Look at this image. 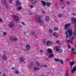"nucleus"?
<instances>
[{
	"instance_id": "nucleus-1",
	"label": "nucleus",
	"mask_w": 76,
	"mask_h": 76,
	"mask_svg": "<svg viewBox=\"0 0 76 76\" xmlns=\"http://www.w3.org/2000/svg\"><path fill=\"white\" fill-rule=\"evenodd\" d=\"M36 17L37 18V21L39 23H40V24H43V22L42 21H41V18H40V17H39V16L38 15H37L36 16Z\"/></svg>"
},
{
	"instance_id": "nucleus-2",
	"label": "nucleus",
	"mask_w": 76,
	"mask_h": 76,
	"mask_svg": "<svg viewBox=\"0 0 76 76\" xmlns=\"http://www.w3.org/2000/svg\"><path fill=\"white\" fill-rule=\"evenodd\" d=\"M12 17L14 18V19L15 21H16L17 22H19V17L18 16L15 15H13Z\"/></svg>"
},
{
	"instance_id": "nucleus-3",
	"label": "nucleus",
	"mask_w": 76,
	"mask_h": 76,
	"mask_svg": "<svg viewBox=\"0 0 76 76\" xmlns=\"http://www.w3.org/2000/svg\"><path fill=\"white\" fill-rule=\"evenodd\" d=\"M60 47L59 46H56L55 48H56V51H58V52L60 53H61L62 52V50L59 49V48Z\"/></svg>"
},
{
	"instance_id": "nucleus-4",
	"label": "nucleus",
	"mask_w": 76,
	"mask_h": 76,
	"mask_svg": "<svg viewBox=\"0 0 76 76\" xmlns=\"http://www.w3.org/2000/svg\"><path fill=\"white\" fill-rule=\"evenodd\" d=\"M69 34V37H71L72 35V33H73V31H72V30L71 28H69V29L67 30Z\"/></svg>"
},
{
	"instance_id": "nucleus-5",
	"label": "nucleus",
	"mask_w": 76,
	"mask_h": 76,
	"mask_svg": "<svg viewBox=\"0 0 76 76\" xmlns=\"http://www.w3.org/2000/svg\"><path fill=\"white\" fill-rule=\"evenodd\" d=\"M52 49L50 48H48L46 50V51L47 52V53L50 54L52 53Z\"/></svg>"
},
{
	"instance_id": "nucleus-6",
	"label": "nucleus",
	"mask_w": 76,
	"mask_h": 76,
	"mask_svg": "<svg viewBox=\"0 0 76 76\" xmlns=\"http://www.w3.org/2000/svg\"><path fill=\"white\" fill-rule=\"evenodd\" d=\"M14 25H15L14 22L12 21L10 22V24L9 25V26L10 28H12L14 26Z\"/></svg>"
},
{
	"instance_id": "nucleus-7",
	"label": "nucleus",
	"mask_w": 76,
	"mask_h": 76,
	"mask_svg": "<svg viewBox=\"0 0 76 76\" xmlns=\"http://www.w3.org/2000/svg\"><path fill=\"white\" fill-rule=\"evenodd\" d=\"M71 20L73 21L72 22V23H75V27H76V18L72 19Z\"/></svg>"
},
{
	"instance_id": "nucleus-8",
	"label": "nucleus",
	"mask_w": 76,
	"mask_h": 76,
	"mask_svg": "<svg viewBox=\"0 0 76 76\" xmlns=\"http://www.w3.org/2000/svg\"><path fill=\"white\" fill-rule=\"evenodd\" d=\"M70 26V23L66 24L64 27L65 30L67 29L68 28V27H69V26Z\"/></svg>"
},
{
	"instance_id": "nucleus-9",
	"label": "nucleus",
	"mask_w": 76,
	"mask_h": 76,
	"mask_svg": "<svg viewBox=\"0 0 76 76\" xmlns=\"http://www.w3.org/2000/svg\"><path fill=\"white\" fill-rule=\"evenodd\" d=\"M5 5H6V8H8V7L7 6V4H6V0H2L1 1Z\"/></svg>"
},
{
	"instance_id": "nucleus-10",
	"label": "nucleus",
	"mask_w": 76,
	"mask_h": 76,
	"mask_svg": "<svg viewBox=\"0 0 76 76\" xmlns=\"http://www.w3.org/2000/svg\"><path fill=\"white\" fill-rule=\"evenodd\" d=\"M30 47V46H29V45H27L26 46V49H25V51H28V50H29V48Z\"/></svg>"
},
{
	"instance_id": "nucleus-11",
	"label": "nucleus",
	"mask_w": 76,
	"mask_h": 76,
	"mask_svg": "<svg viewBox=\"0 0 76 76\" xmlns=\"http://www.w3.org/2000/svg\"><path fill=\"white\" fill-rule=\"evenodd\" d=\"M76 71V66H75L73 68V69L71 71L72 73H74V72Z\"/></svg>"
},
{
	"instance_id": "nucleus-12",
	"label": "nucleus",
	"mask_w": 76,
	"mask_h": 76,
	"mask_svg": "<svg viewBox=\"0 0 76 76\" xmlns=\"http://www.w3.org/2000/svg\"><path fill=\"white\" fill-rule=\"evenodd\" d=\"M16 6H19V5H21V3H20V2L18 1H16Z\"/></svg>"
},
{
	"instance_id": "nucleus-13",
	"label": "nucleus",
	"mask_w": 76,
	"mask_h": 76,
	"mask_svg": "<svg viewBox=\"0 0 76 76\" xmlns=\"http://www.w3.org/2000/svg\"><path fill=\"white\" fill-rule=\"evenodd\" d=\"M41 3L42 4L43 6H45L46 5V2L45 1H41Z\"/></svg>"
},
{
	"instance_id": "nucleus-14",
	"label": "nucleus",
	"mask_w": 76,
	"mask_h": 76,
	"mask_svg": "<svg viewBox=\"0 0 76 76\" xmlns=\"http://www.w3.org/2000/svg\"><path fill=\"white\" fill-rule=\"evenodd\" d=\"M52 44V42H51V41H48L47 42V43L46 45H51Z\"/></svg>"
},
{
	"instance_id": "nucleus-15",
	"label": "nucleus",
	"mask_w": 76,
	"mask_h": 76,
	"mask_svg": "<svg viewBox=\"0 0 76 76\" xmlns=\"http://www.w3.org/2000/svg\"><path fill=\"white\" fill-rule=\"evenodd\" d=\"M58 34L57 33H53V36L55 37H58Z\"/></svg>"
},
{
	"instance_id": "nucleus-16",
	"label": "nucleus",
	"mask_w": 76,
	"mask_h": 76,
	"mask_svg": "<svg viewBox=\"0 0 76 76\" xmlns=\"http://www.w3.org/2000/svg\"><path fill=\"white\" fill-rule=\"evenodd\" d=\"M37 0H32L31 3L34 4H35V3H37Z\"/></svg>"
},
{
	"instance_id": "nucleus-17",
	"label": "nucleus",
	"mask_w": 76,
	"mask_h": 76,
	"mask_svg": "<svg viewBox=\"0 0 76 76\" xmlns=\"http://www.w3.org/2000/svg\"><path fill=\"white\" fill-rule=\"evenodd\" d=\"M45 19L46 21H49L50 20V19L49 18V17L48 16H47L45 18Z\"/></svg>"
},
{
	"instance_id": "nucleus-18",
	"label": "nucleus",
	"mask_w": 76,
	"mask_h": 76,
	"mask_svg": "<svg viewBox=\"0 0 76 76\" xmlns=\"http://www.w3.org/2000/svg\"><path fill=\"white\" fill-rule=\"evenodd\" d=\"M46 5L48 7H49L50 5H51V2H47V3Z\"/></svg>"
},
{
	"instance_id": "nucleus-19",
	"label": "nucleus",
	"mask_w": 76,
	"mask_h": 76,
	"mask_svg": "<svg viewBox=\"0 0 76 76\" xmlns=\"http://www.w3.org/2000/svg\"><path fill=\"white\" fill-rule=\"evenodd\" d=\"M10 39L12 41H16V40H17V38H14L13 39L12 38H11Z\"/></svg>"
},
{
	"instance_id": "nucleus-20",
	"label": "nucleus",
	"mask_w": 76,
	"mask_h": 76,
	"mask_svg": "<svg viewBox=\"0 0 76 76\" xmlns=\"http://www.w3.org/2000/svg\"><path fill=\"white\" fill-rule=\"evenodd\" d=\"M34 70H40V68L39 67H35L34 68Z\"/></svg>"
},
{
	"instance_id": "nucleus-21",
	"label": "nucleus",
	"mask_w": 76,
	"mask_h": 76,
	"mask_svg": "<svg viewBox=\"0 0 76 76\" xmlns=\"http://www.w3.org/2000/svg\"><path fill=\"white\" fill-rule=\"evenodd\" d=\"M2 59L3 60H6V59H7V57L4 56L2 57Z\"/></svg>"
},
{
	"instance_id": "nucleus-22",
	"label": "nucleus",
	"mask_w": 76,
	"mask_h": 76,
	"mask_svg": "<svg viewBox=\"0 0 76 76\" xmlns=\"http://www.w3.org/2000/svg\"><path fill=\"white\" fill-rule=\"evenodd\" d=\"M53 29L54 31H58V28L57 27H54Z\"/></svg>"
},
{
	"instance_id": "nucleus-23",
	"label": "nucleus",
	"mask_w": 76,
	"mask_h": 76,
	"mask_svg": "<svg viewBox=\"0 0 76 76\" xmlns=\"http://www.w3.org/2000/svg\"><path fill=\"white\" fill-rule=\"evenodd\" d=\"M60 60V59H58L57 58L54 59V60L55 61H56L57 62H58V61H59Z\"/></svg>"
},
{
	"instance_id": "nucleus-24",
	"label": "nucleus",
	"mask_w": 76,
	"mask_h": 76,
	"mask_svg": "<svg viewBox=\"0 0 76 76\" xmlns=\"http://www.w3.org/2000/svg\"><path fill=\"white\" fill-rule=\"evenodd\" d=\"M17 10H21V9H22V7H21V6L18 7L17 9Z\"/></svg>"
},
{
	"instance_id": "nucleus-25",
	"label": "nucleus",
	"mask_w": 76,
	"mask_h": 76,
	"mask_svg": "<svg viewBox=\"0 0 76 76\" xmlns=\"http://www.w3.org/2000/svg\"><path fill=\"white\" fill-rule=\"evenodd\" d=\"M35 63L36 64L37 66H38V67H39V63L37 62H36Z\"/></svg>"
},
{
	"instance_id": "nucleus-26",
	"label": "nucleus",
	"mask_w": 76,
	"mask_h": 76,
	"mask_svg": "<svg viewBox=\"0 0 76 76\" xmlns=\"http://www.w3.org/2000/svg\"><path fill=\"white\" fill-rule=\"evenodd\" d=\"M73 38H74V37H72V38H71V44H72V45H73V42H72V40L73 39Z\"/></svg>"
},
{
	"instance_id": "nucleus-27",
	"label": "nucleus",
	"mask_w": 76,
	"mask_h": 76,
	"mask_svg": "<svg viewBox=\"0 0 76 76\" xmlns=\"http://www.w3.org/2000/svg\"><path fill=\"white\" fill-rule=\"evenodd\" d=\"M20 61L22 62V61H24V59H23V58H20Z\"/></svg>"
},
{
	"instance_id": "nucleus-28",
	"label": "nucleus",
	"mask_w": 76,
	"mask_h": 76,
	"mask_svg": "<svg viewBox=\"0 0 76 76\" xmlns=\"http://www.w3.org/2000/svg\"><path fill=\"white\" fill-rule=\"evenodd\" d=\"M73 35L76 36V31L75 30L74 32L73 33Z\"/></svg>"
},
{
	"instance_id": "nucleus-29",
	"label": "nucleus",
	"mask_w": 76,
	"mask_h": 76,
	"mask_svg": "<svg viewBox=\"0 0 76 76\" xmlns=\"http://www.w3.org/2000/svg\"><path fill=\"white\" fill-rule=\"evenodd\" d=\"M49 31L50 33L51 34L53 33V30H52V29H49Z\"/></svg>"
},
{
	"instance_id": "nucleus-30",
	"label": "nucleus",
	"mask_w": 76,
	"mask_h": 76,
	"mask_svg": "<svg viewBox=\"0 0 76 76\" xmlns=\"http://www.w3.org/2000/svg\"><path fill=\"white\" fill-rule=\"evenodd\" d=\"M59 61H60V63H61V64H63V61L62 60H59Z\"/></svg>"
},
{
	"instance_id": "nucleus-31",
	"label": "nucleus",
	"mask_w": 76,
	"mask_h": 76,
	"mask_svg": "<svg viewBox=\"0 0 76 76\" xmlns=\"http://www.w3.org/2000/svg\"><path fill=\"white\" fill-rule=\"evenodd\" d=\"M58 18H61V17H62V15L61 14L58 15Z\"/></svg>"
},
{
	"instance_id": "nucleus-32",
	"label": "nucleus",
	"mask_w": 76,
	"mask_h": 76,
	"mask_svg": "<svg viewBox=\"0 0 76 76\" xmlns=\"http://www.w3.org/2000/svg\"><path fill=\"white\" fill-rule=\"evenodd\" d=\"M42 42H43V43L44 44H45V42H46L45 40V39H44L42 41Z\"/></svg>"
},
{
	"instance_id": "nucleus-33",
	"label": "nucleus",
	"mask_w": 76,
	"mask_h": 76,
	"mask_svg": "<svg viewBox=\"0 0 76 76\" xmlns=\"http://www.w3.org/2000/svg\"><path fill=\"white\" fill-rule=\"evenodd\" d=\"M74 64V62L72 61V62H70V64L71 65V66H72V65H73Z\"/></svg>"
},
{
	"instance_id": "nucleus-34",
	"label": "nucleus",
	"mask_w": 76,
	"mask_h": 76,
	"mask_svg": "<svg viewBox=\"0 0 76 76\" xmlns=\"http://www.w3.org/2000/svg\"><path fill=\"white\" fill-rule=\"evenodd\" d=\"M49 57L50 58L52 57H53L54 56V54H53L51 55H49Z\"/></svg>"
},
{
	"instance_id": "nucleus-35",
	"label": "nucleus",
	"mask_w": 76,
	"mask_h": 76,
	"mask_svg": "<svg viewBox=\"0 0 76 76\" xmlns=\"http://www.w3.org/2000/svg\"><path fill=\"white\" fill-rule=\"evenodd\" d=\"M31 9H32V8H34V5H31L30 6Z\"/></svg>"
},
{
	"instance_id": "nucleus-36",
	"label": "nucleus",
	"mask_w": 76,
	"mask_h": 76,
	"mask_svg": "<svg viewBox=\"0 0 76 76\" xmlns=\"http://www.w3.org/2000/svg\"><path fill=\"white\" fill-rule=\"evenodd\" d=\"M65 34H66V35L67 37L66 38H67L69 37H68V35H67V32H66L65 33Z\"/></svg>"
},
{
	"instance_id": "nucleus-37",
	"label": "nucleus",
	"mask_w": 76,
	"mask_h": 76,
	"mask_svg": "<svg viewBox=\"0 0 76 76\" xmlns=\"http://www.w3.org/2000/svg\"><path fill=\"white\" fill-rule=\"evenodd\" d=\"M73 51H75V48H72V52L73 53Z\"/></svg>"
},
{
	"instance_id": "nucleus-38",
	"label": "nucleus",
	"mask_w": 76,
	"mask_h": 76,
	"mask_svg": "<svg viewBox=\"0 0 76 76\" xmlns=\"http://www.w3.org/2000/svg\"><path fill=\"white\" fill-rule=\"evenodd\" d=\"M9 2L10 3H12V0H9Z\"/></svg>"
},
{
	"instance_id": "nucleus-39",
	"label": "nucleus",
	"mask_w": 76,
	"mask_h": 76,
	"mask_svg": "<svg viewBox=\"0 0 76 76\" xmlns=\"http://www.w3.org/2000/svg\"><path fill=\"white\" fill-rule=\"evenodd\" d=\"M15 73L16 74H18V73H19V72H18V71H15Z\"/></svg>"
},
{
	"instance_id": "nucleus-40",
	"label": "nucleus",
	"mask_w": 76,
	"mask_h": 76,
	"mask_svg": "<svg viewBox=\"0 0 76 76\" xmlns=\"http://www.w3.org/2000/svg\"><path fill=\"white\" fill-rule=\"evenodd\" d=\"M70 2H69V1H67L66 2V4H70Z\"/></svg>"
},
{
	"instance_id": "nucleus-41",
	"label": "nucleus",
	"mask_w": 76,
	"mask_h": 76,
	"mask_svg": "<svg viewBox=\"0 0 76 76\" xmlns=\"http://www.w3.org/2000/svg\"><path fill=\"white\" fill-rule=\"evenodd\" d=\"M43 66L44 68H45V67H47V66L46 65H44Z\"/></svg>"
},
{
	"instance_id": "nucleus-42",
	"label": "nucleus",
	"mask_w": 76,
	"mask_h": 76,
	"mask_svg": "<svg viewBox=\"0 0 76 76\" xmlns=\"http://www.w3.org/2000/svg\"><path fill=\"white\" fill-rule=\"evenodd\" d=\"M2 19H1V18H0V22H2Z\"/></svg>"
},
{
	"instance_id": "nucleus-43",
	"label": "nucleus",
	"mask_w": 76,
	"mask_h": 76,
	"mask_svg": "<svg viewBox=\"0 0 76 76\" xmlns=\"http://www.w3.org/2000/svg\"><path fill=\"white\" fill-rule=\"evenodd\" d=\"M33 65V63H31L30 64V65L31 66H32V65Z\"/></svg>"
},
{
	"instance_id": "nucleus-44",
	"label": "nucleus",
	"mask_w": 76,
	"mask_h": 76,
	"mask_svg": "<svg viewBox=\"0 0 76 76\" xmlns=\"http://www.w3.org/2000/svg\"><path fill=\"white\" fill-rule=\"evenodd\" d=\"M3 34L4 35H6L7 34V33L6 32H4V33H3Z\"/></svg>"
},
{
	"instance_id": "nucleus-45",
	"label": "nucleus",
	"mask_w": 76,
	"mask_h": 76,
	"mask_svg": "<svg viewBox=\"0 0 76 76\" xmlns=\"http://www.w3.org/2000/svg\"><path fill=\"white\" fill-rule=\"evenodd\" d=\"M68 48L70 49V45H68Z\"/></svg>"
},
{
	"instance_id": "nucleus-46",
	"label": "nucleus",
	"mask_w": 76,
	"mask_h": 76,
	"mask_svg": "<svg viewBox=\"0 0 76 76\" xmlns=\"http://www.w3.org/2000/svg\"><path fill=\"white\" fill-rule=\"evenodd\" d=\"M22 23L23 25H25V23H24V22H22Z\"/></svg>"
},
{
	"instance_id": "nucleus-47",
	"label": "nucleus",
	"mask_w": 76,
	"mask_h": 76,
	"mask_svg": "<svg viewBox=\"0 0 76 76\" xmlns=\"http://www.w3.org/2000/svg\"><path fill=\"white\" fill-rule=\"evenodd\" d=\"M33 13L32 12H31L30 13H29V15H32V14Z\"/></svg>"
},
{
	"instance_id": "nucleus-48",
	"label": "nucleus",
	"mask_w": 76,
	"mask_h": 76,
	"mask_svg": "<svg viewBox=\"0 0 76 76\" xmlns=\"http://www.w3.org/2000/svg\"><path fill=\"white\" fill-rule=\"evenodd\" d=\"M19 27L20 28H22V25H20V26H19Z\"/></svg>"
},
{
	"instance_id": "nucleus-49",
	"label": "nucleus",
	"mask_w": 76,
	"mask_h": 76,
	"mask_svg": "<svg viewBox=\"0 0 76 76\" xmlns=\"http://www.w3.org/2000/svg\"><path fill=\"white\" fill-rule=\"evenodd\" d=\"M65 76H68V75L66 73H65Z\"/></svg>"
},
{
	"instance_id": "nucleus-50",
	"label": "nucleus",
	"mask_w": 76,
	"mask_h": 76,
	"mask_svg": "<svg viewBox=\"0 0 76 76\" xmlns=\"http://www.w3.org/2000/svg\"><path fill=\"white\" fill-rule=\"evenodd\" d=\"M59 42L58 41H56V42H57V44H59Z\"/></svg>"
},
{
	"instance_id": "nucleus-51",
	"label": "nucleus",
	"mask_w": 76,
	"mask_h": 76,
	"mask_svg": "<svg viewBox=\"0 0 76 76\" xmlns=\"http://www.w3.org/2000/svg\"><path fill=\"white\" fill-rule=\"evenodd\" d=\"M42 13H44V11H42Z\"/></svg>"
},
{
	"instance_id": "nucleus-52",
	"label": "nucleus",
	"mask_w": 76,
	"mask_h": 76,
	"mask_svg": "<svg viewBox=\"0 0 76 76\" xmlns=\"http://www.w3.org/2000/svg\"><path fill=\"white\" fill-rule=\"evenodd\" d=\"M60 1V2H62V1H63L64 0H59Z\"/></svg>"
},
{
	"instance_id": "nucleus-53",
	"label": "nucleus",
	"mask_w": 76,
	"mask_h": 76,
	"mask_svg": "<svg viewBox=\"0 0 76 76\" xmlns=\"http://www.w3.org/2000/svg\"><path fill=\"white\" fill-rule=\"evenodd\" d=\"M43 52V50H40V53H42Z\"/></svg>"
},
{
	"instance_id": "nucleus-54",
	"label": "nucleus",
	"mask_w": 76,
	"mask_h": 76,
	"mask_svg": "<svg viewBox=\"0 0 76 76\" xmlns=\"http://www.w3.org/2000/svg\"><path fill=\"white\" fill-rule=\"evenodd\" d=\"M56 6H58V4H55Z\"/></svg>"
},
{
	"instance_id": "nucleus-55",
	"label": "nucleus",
	"mask_w": 76,
	"mask_h": 76,
	"mask_svg": "<svg viewBox=\"0 0 76 76\" xmlns=\"http://www.w3.org/2000/svg\"><path fill=\"white\" fill-rule=\"evenodd\" d=\"M32 34L34 35H35V32H34Z\"/></svg>"
},
{
	"instance_id": "nucleus-56",
	"label": "nucleus",
	"mask_w": 76,
	"mask_h": 76,
	"mask_svg": "<svg viewBox=\"0 0 76 76\" xmlns=\"http://www.w3.org/2000/svg\"><path fill=\"white\" fill-rule=\"evenodd\" d=\"M74 53L75 54H76V52H74Z\"/></svg>"
},
{
	"instance_id": "nucleus-57",
	"label": "nucleus",
	"mask_w": 76,
	"mask_h": 76,
	"mask_svg": "<svg viewBox=\"0 0 76 76\" xmlns=\"http://www.w3.org/2000/svg\"><path fill=\"white\" fill-rule=\"evenodd\" d=\"M3 76H6V74L3 75Z\"/></svg>"
},
{
	"instance_id": "nucleus-58",
	"label": "nucleus",
	"mask_w": 76,
	"mask_h": 76,
	"mask_svg": "<svg viewBox=\"0 0 76 76\" xmlns=\"http://www.w3.org/2000/svg\"><path fill=\"white\" fill-rule=\"evenodd\" d=\"M40 76H45V75H41Z\"/></svg>"
},
{
	"instance_id": "nucleus-59",
	"label": "nucleus",
	"mask_w": 76,
	"mask_h": 76,
	"mask_svg": "<svg viewBox=\"0 0 76 76\" xmlns=\"http://www.w3.org/2000/svg\"><path fill=\"white\" fill-rule=\"evenodd\" d=\"M62 9H64V7H62Z\"/></svg>"
},
{
	"instance_id": "nucleus-60",
	"label": "nucleus",
	"mask_w": 76,
	"mask_h": 76,
	"mask_svg": "<svg viewBox=\"0 0 76 76\" xmlns=\"http://www.w3.org/2000/svg\"><path fill=\"white\" fill-rule=\"evenodd\" d=\"M72 15H75V13H73Z\"/></svg>"
},
{
	"instance_id": "nucleus-61",
	"label": "nucleus",
	"mask_w": 76,
	"mask_h": 76,
	"mask_svg": "<svg viewBox=\"0 0 76 76\" xmlns=\"http://www.w3.org/2000/svg\"><path fill=\"white\" fill-rule=\"evenodd\" d=\"M75 50H76V46H75Z\"/></svg>"
},
{
	"instance_id": "nucleus-62",
	"label": "nucleus",
	"mask_w": 76,
	"mask_h": 76,
	"mask_svg": "<svg viewBox=\"0 0 76 76\" xmlns=\"http://www.w3.org/2000/svg\"><path fill=\"white\" fill-rule=\"evenodd\" d=\"M72 69V66H71L70 67V69Z\"/></svg>"
},
{
	"instance_id": "nucleus-63",
	"label": "nucleus",
	"mask_w": 76,
	"mask_h": 76,
	"mask_svg": "<svg viewBox=\"0 0 76 76\" xmlns=\"http://www.w3.org/2000/svg\"><path fill=\"white\" fill-rule=\"evenodd\" d=\"M68 41H69V42H70V40H68Z\"/></svg>"
},
{
	"instance_id": "nucleus-64",
	"label": "nucleus",
	"mask_w": 76,
	"mask_h": 76,
	"mask_svg": "<svg viewBox=\"0 0 76 76\" xmlns=\"http://www.w3.org/2000/svg\"><path fill=\"white\" fill-rule=\"evenodd\" d=\"M12 69H14V68H12Z\"/></svg>"
}]
</instances>
